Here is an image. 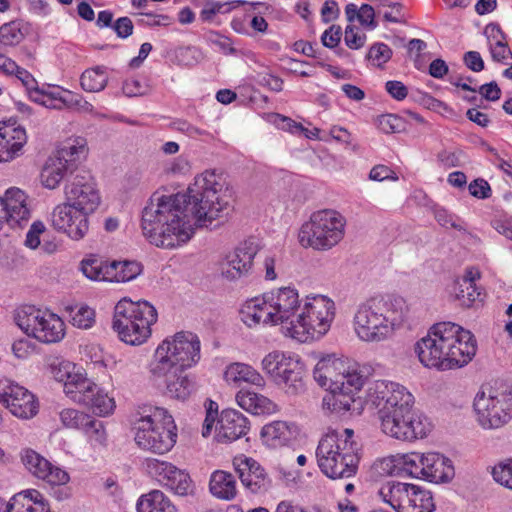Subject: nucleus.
I'll return each mask as SVG.
<instances>
[{
	"label": "nucleus",
	"instance_id": "nucleus-6",
	"mask_svg": "<svg viewBox=\"0 0 512 512\" xmlns=\"http://www.w3.org/2000/svg\"><path fill=\"white\" fill-rule=\"evenodd\" d=\"M335 303L321 294L306 296L301 312L289 322L286 335L302 343L318 340L330 329Z\"/></svg>",
	"mask_w": 512,
	"mask_h": 512
},
{
	"label": "nucleus",
	"instance_id": "nucleus-53",
	"mask_svg": "<svg viewBox=\"0 0 512 512\" xmlns=\"http://www.w3.org/2000/svg\"><path fill=\"white\" fill-rule=\"evenodd\" d=\"M95 321V312L87 306H82L72 315L71 323L78 328L88 329Z\"/></svg>",
	"mask_w": 512,
	"mask_h": 512
},
{
	"label": "nucleus",
	"instance_id": "nucleus-12",
	"mask_svg": "<svg viewBox=\"0 0 512 512\" xmlns=\"http://www.w3.org/2000/svg\"><path fill=\"white\" fill-rule=\"evenodd\" d=\"M15 322L25 334L43 343L59 342L65 335V324L59 316L33 306L18 309Z\"/></svg>",
	"mask_w": 512,
	"mask_h": 512
},
{
	"label": "nucleus",
	"instance_id": "nucleus-17",
	"mask_svg": "<svg viewBox=\"0 0 512 512\" xmlns=\"http://www.w3.org/2000/svg\"><path fill=\"white\" fill-rule=\"evenodd\" d=\"M354 372H360L356 364L329 354L319 359L314 367L313 377L321 387L327 390L333 387L340 389L339 385L341 387Z\"/></svg>",
	"mask_w": 512,
	"mask_h": 512
},
{
	"label": "nucleus",
	"instance_id": "nucleus-30",
	"mask_svg": "<svg viewBox=\"0 0 512 512\" xmlns=\"http://www.w3.org/2000/svg\"><path fill=\"white\" fill-rule=\"evenodd\" d=\"M422 471V478L433 483H445L454 476V467L451 460L435 452L425 454Z\"/></svg>",
	"mask_w": 512,
	"mask_h": 512
},
{
	"label": "nucleus",
	"instance_id": "nucleus-42",
	"mask_svg": "<svg viewBox=\"0 0 512 512\" xmlns=\"http://www.w3.org/2000/svg\"><path fill=\"white\" fill-rule=\"evenodd\" d=\"M82 273L90 280L108 281L109 263L96 255H90L80 264Z\"/></svg>",
	"mask_w": 512,
	"mask_h": 512
},
{
	"label": "nucleus",
	"instance_id": "nucleus-5",
	"mask_svg": "<svg viewBox=\"0 0 512 512\" xmlns=\"http://www.w3.org/2000/svg\"><path fill=\"white\" fill-rule=\"evenodd\" d=\"M300 302L296 288L280 287L246 301L240 310V317L248 327L283 324L296 318Z\"/></svg>",
	"mask_w": 512,
	"mask_h": 512
},
{
	"label": "nucleus",
	"instance_id": "nucleus-55",
	"mask_svg": "<svg viewBox=\"0 0 512 512\" xmlns=\"http://www.w3.org/2000/svg\"><path fill=\"white\" fill-rule=\"evenodd\" d=\"M34 503L39 501H45L42 494L34 489L26 490L24 492H21L11 499V509L16 512H21L20 506H22L23 502Z\"/></svg>",
	"mask_w": 512,
	"mask_h": 512
},
{
	"label": "nucleus",
	"instance_id": "nucleus-36",
	"mask_svg": "<svg viewBox=\"0 0 512 512\" xmlns=\"http://www.w3.org/2000/svg\"><path fill=\"white\" fill-rule=\"evenodd\" d=\"M236 401L241 408L255 415L269 414L277 410V405L268 397L250 390H240L236 394Z\"/></svg>",
	"mask_w": 512,
	"mask_h": 512
},
{
	"label": "nucleus",
	"instance_id": "nucleus-38",
	"mask_svg": "<svg viewBox=\"0 0 512 512\" xmlns=\"http://www.w3.org/2000/svg\"><path fill=\"white\" fill-rule=\"evenodd\" d=\"M137 512H178L171 500L160 490L142 495L137 502Z\"/></svg>",
	"mask_w": 512,
	"mask_h": 512
},
{
	"label": "nucleus",
	"instance_id": "nucleus-24",
	"mask_svg": "<svg viewBox=\"0 0 512 512\" xmlns=\"http://www.w3.org/2000/svg\"><path fill=\"white\" fill-rule=\"evenodd\" d=\"M249 429L246 416L235 409H226L221 412L215 438L220 443H230L245 436Z\"/></svg>",
	"mask_w": 512,
	"mask_h": 512
},
{
	"label": "nucleus",
	"instance_id": "nucleus-41",
	"mask_svg": "<svg viewBox=\"0 0 512 512\" xmlns=\"http://www.w3.org/2000/svg\"><path fill=\"white\" fill-rule=\"evenodd\" d=\"M87 153V143L84 138L77 137L69 139L58 151L57 157L65 161L67 164H72V169L76 170L75 162L80 158L85 157Z\"/></svg>",
	"mask_w": 512,
	"mask_h": 512
},
{
	"label": "nucleus",
	"instance_id": "nucleus-43",
	"mask_svg": "<svg viewBox=\"0 0 512 512\" xmlns=\"http://www.w3.org/2000/svg\"><path fill=\"white\" fill-rule=\"evenodd\" d=\"M108 83V75L104 67L85 70L81 75V87L87 92H100Z\"/></svg>",
	"mask_w": 512,
	"mask_h": 512
},
{
	"label": "nucleus",
	"instance_id": "nucleus-35",
	"mask_svg": "<svg viewBox=\"0 0 512 512\" xmlns=\"http://www.w3.org/2000/svg\"><path fill=\"white\" fill-rule=\"evenodd\" d=\"M224 378L229 384L237 385L245 382L261 389L266 386L264 377L256 369L248 364L239 362L227 366Z\"/></svg>",
	"mask_w": 512,
	"mask_h": 512
},
{
	"label": "nucleus",
	"instance_id": "nucleus-9",
	"mask_svg": "<svg viewBox=\"0 0 512 512\" xmlns=\"http://www.w3.org/2000/svg\"><path fill=\"white\" fill-rule=\"evenodd\" d=\"M346 219L336 210L324 209L314 212L299 231L300 244L305 248L326 251L337 245L344 237Z\"/></svg>",
	"mask_w": 512,
	"mask_h": 512
},
{
	"label": "nucleus",
	"instance_id": "nucleus-62",
	"mask_svg": "<svg viewBox=\"0 0 512 512\" xmlns=\"http://www.w3.org/2000/svg\"><path fill=\"white\" fill-rule=\"evenodd\" d=\"M119 38H128L133 33L134 25L129 17H120L112 25Z\"/></svg>",
	"mask_w": 512,
	"mask_h": 512
},
{
	"label": "nucleus",
	"instance_id": "nucleus-31",
	"mask_svg": "<svg viewBox=\"0 0 512 512\" xmlns=\"http://www.w3.org/2000/svg\"><path fill=\"white\" fill-rule=\"evenodd\" d=\"M297 435V427L286 421H273L263 426L261 438L272 448L283 447L289 444Z\"/></svg>",
	"mask_w": 512,
	"mask_h": 512
},
{
	"label": "nucleus",
	"instance_id": "nucleus-46",
	"mask_svg": "<svg viewBox=\"0 0 512 512\" xmlns=\"http://www.w3.org/2000/svg\"><path fill=\"white\" fill-rule=\"evenodd\" d=\"M409 508H411V510L408 511L406 509L405 512H433L435 510V504L431 492L417 486Z\"/></svg>",
	"mask_w": 512,
	"mask_h": 512
},
{
	"label": "nucleus",
	"instance_id": "nucleus-58",
	"mask_svg": "<svg viewBox=\"0 0 512 512\" xmlns=\"http://www.w3.org/2000/svg\"><path fill=\"white\" fill-rule=\"evenodd\" d=\"M468 189L470 194L478 199H487L491 196L492 192L489 183L482 178L473 180L469 184Z\"/></svg>",
	"mask_w": 512,
	"mask_h": 512
},
{
	"label": "nucleus",
	"instance_id": "nucleus-45",
	"mask_svg": "<svg viewBox=\"0 0 512 512\" xmlns=\"http://www.w3.org/2000/svg\"><path fill=\"white\" fill-rule=\"evenodd\" d=\"M165 487L179 496L191 495L195 488L190 475L179 468L178 473H173Z\"/></svg>",
	"mask_w": 512,
	"mask_h": 512
},
{
	"label": "nucleus",
	"instance_id": "nucleus-15",
	"mask_svg": "<svg viewBox=\"0 0 512 512\" xmlns=\"http://www.w3.org/2000/svg\"><path fill=\"white\" fill-rule=\"evenodd\" d=\"M382 431L397 440L413 441L424 438L430 431V423L414 410L379 415Z\"/></svg>",
	"mask_w": 512,
	"mask_h": 512
},
{
	"label": "nucleus",
	"instance_id": "nucleus-56",
	"mask_svg": "<svg viewBox=\"0 0 512 512\" xmlns=\"http://www.w3.org/2000/svg\"><path fill=\"white\" fill-rule=\"evenodd\" d=\"M345 44L350 49H360L365 45L366 35L361 33L358 28L347 26L344 34Z\"/></svg>",
	"mask_w": 512,
	"mask_h": 512
},
{
	"label": "nucleus",
	"instance_id": "nucleus-3",
	"mask_svg": "<svg viewBox=\"0 0 512 512\" xmlns=\"http://www.w3.org/2000/svg\"><path fill=\"white\" fill-rule=\"evenodd\" d=\"M410 306L398 295L373 297L359 305L354 315V330L365 342H381L409 319Z\"/></svg>",
	"mask_w": 512,
	"mask_h": 512
},
{
	"label": "nucleus",
	"instance_id": "nucleus-11",
	"mask_svg": "<svg viewBox=\"0 0 512 512\" xmlns=\"http://www.w3.org/2000/svg\"><path fill=\"white\" fill-rule=\"evenodd\" d=\"M477 421L484 429H498L512 419V385L480 391L474 399Z\"/></svg>",
	"mask_w": 512,
	"mask_h": 512
},
{
	"label": "nucleus",
	"instance_id": "nucleus-18",
	"mask_svg": "<svg viewBox=\"0 0 512 512\" xmlns=\"http://www.w3.org/2000/svg\"><path fill=\"white\" fill-rule=\"evenodd\" d=\"M0 402L18 418L30 419L38 413L35 396L9 379L0 380Z\"/></svg>",
	"mask_w": 512,
	"mask_h": 512
},
{
	"label": "nucleus",
	"instance_id": "nucleus-61",
	"mask_svg": "<svg viewBox=\"0 0 512 512\" xmlns=\"http://www.w3.org/2000/svg\"><path fill=\"white\" fill-rule=\"evenodd\" d=\"M492 59L496 62H505L508 58L512 59V52L508 45L502 40H498L494 45L490 46Z\"/></svg>",
	"mask_w": 512,
	"mask_h": 512
},
{
	"label": "nucleus",
	"instance_id": "nucleus-7",
	"mask_svg": "<svg viewBox=\"0 0 512 512\" xmlns=\"http://www.w3.org/2000/svg\"><path fill=\"white\" fill-rule=\"evenodd\" d=\"M157 317L155 307L149 302L123 298L115 306L112 327L121 341L141 345L151 336V326Z\"/></svg>",
	"mask_w": 512,
	"mask_h": 512
},
{
	"label": "nucleus",
	"instance_id": "nucleus-64",
	"mask_svg": "<svg viewBox=\"0 0 512 512\" xmlns=\"http://www.w3.org/2000/svg\"><path fill=\"white\" fill-rule=\"evenodd\" d=\"M33 351L34 345L28 339H19L12 344V352L19 359L27 358Z\"/></svg>",
	"mask_w": 512,
	"mask_h": 512
},
{
	"label": "nucleus",
	"instance_id": "nucleus-1",
	"mask_svg": "<svg viewBox=\"0 0 512 512\" xmlns=\"http://www.w3.org/2000/svg\"><path fill=\"white\" fill-rule=\"evenodd\" d=\"M232 197L226 178L205 170L194 178L187 193L150 197L142 211L143 235L157 247H177L192 237L195 228L208 227L222 217Z\"/></svg>",
	"mask_w": 512,
	"mask_h": 512
},
{
	"label": "nucleus",
	"instance_id": "nucleus-27",
	"mask_svg": "<svg viewBox=\"0 0 512 512\" xmlns=\"http://www.w3.org/2000/svg\"><path fill=\"white\" fill-rule=\"evenodd\" d=\"M274 383L289 398H296L306 391L304 381V368L302 363L292 358L288 364L278 373Z\"/></svg>",
	"mask_w": 512,
	"mask_h": 512
},
{
	"label": "nucleus",
	"instance_id": "nucleus-54",
	"mask_svg": "<svg viewBox=\"0 0 512 512\" xmlns=\"http://www.w3.org/2000/svg\"><path fill=\"white\" fill-rule=\"evenodd\" d=\"M378 128L386 134L400 132L403 126V121L400 117L394 114H385L378 117Z\"/></svg>",
	"mask_w": 512,
	"mask_h": 512
},
{
	"label": "nucleus",
	"instance_id": "nucleus-29",
	"mask_svg": "<svg viewBox=\"0 0 512 512\" xmlns=\"http://www.w3.org/2000/svg\"><path fill=\"white\" fill-rule=\"evenodd\" d=\"M425 454L411 452L405 454L392 455L383 461L387 466L386 471L389 474H402L414 478H422Z\"/></svg>",
	"mask_w": 512,
	"mask_h": 512
},
{
	"label": "nucleus",
	"instance_id": "nucleus-39",
	"mask_svg": "<svg viewBox=\"0 0 512 512\" xmlns=\"http://www.w3.org/2000/svg\"><path fill=\"white\" fill-rule=\"evenodd\" d=\"M141 270V264L135 261H112L109 263L110 273H106L109 282H127L135 279Z\"/></svg>",
	"mask_w": 512,
	"mask_h": 512
},
{
	"label": "nucleus",
	"instance_id": "nucleus-20",
	"mask_svg": "<svg viewBox=\"0 0 512 512\" xmlns=\"http://www.w3.org/2000/svg\"><path fill=\"white\" fill-rule=\"evenodd\" d=\"M260 246L255 238H249L226 256L221 266V274L227 280H236L247 276L253 267V261Z\"/></svg>",
	"mask_w": 512,
	"mask_h": 512
},
{
	"label": "nucleus",
	"instance_id": "nucleus-2",
	"mask_svg": "<svg viewBox=\"0 0 512 512\" xmlns=\"http://www.w3.org/2000/svg\"><path fill=\"white\" fill-rule=\"evenodd\" d=\"M476 351L474 335L452 322L434 324L415 345L420 362L440 370L463 367L473 359Z\"/></svg>",
	"mask_w": 512,
	"mask_h": 512
},
{
	"label": "nucleus",
	"instance_id": "nucleus-32",
	"mask_svg": "<svg viewBox=\"0 0 512 512\" xmlns=\"http://www.w3.org/2000/svg\"><path fill=\"white\" fill-rule=\"evenodd\" d=\"M156 378H165L166 394L173 399L185 401L195 391V383L179 369H170L164 375H153Z\"/></svg>",
	"mask_w": 512,
	"mask_h": 512
},
{
	"label": "nucleus",
	"instance_id": "nucleus-14",
	"mask_svg": "<svg viewBox=\"0 0 512 512\" xmlns=\"http://www.w3.org/2000/svg\"><path fill=\"white\" fill-rule=\"evenodd\" d=\"M368 401L378 408V415L414 410V396L403 385L378 380L369 388Z\"/></svg>",
	"mask_w": 512,
	"mask_h": 512
},
{
	"label": "nucleus",
	"instance_id": "nucleus-22",
	"mask_svg": "<svg viewBox=\"0 0 512 512\" xmlns=\"http://www.w3.org/2000/svg\"><path fill=\"white\" fill-rule=\"evenodd\" d=\"M233 466L242 484L252 493H264L270 488V478L255 459L237 456L233 460Z\"/></svg>",
	"mask_w": 512,
	"mask_h": 512
},
{
	"label": "nucleus",
	"instance_id": "nucleus-59",
	"mask_svg": "<svg viewBox=\"0 0 512 512\" xmlns=\"http://www.w3.org/2000/svg\"><path fill=\"white\" fill-rule=\"evenodd\" d=\"M434 218L443 227H451L458 231L463 230V227L459 223H457V221L454 219V216L444 208H435Z\"/></svg>",
	"mask_w": 512,
	"mask_h": 512
},
{
	"label": "nucleus",
	"instance_id": "nucleus-49",
	"mask_svg": "<svg viewBox=\"0 0 512 512\" xmlns=\"http://www.w3.org/2000/svg\"><path fill=\"white\" fill-rule=\"evenodd\" d=\"M245 3L246 2L244 0H234L226 3L212 2L207 4L202 9L200 17L203 21H211L216 14L227 13L239 5H243Z\"/></svg>",
	"mask_w": 512,
	"mask_h": 512
},
{
	"label": "nucleus",
	"instance_id": "nucleus-57",
	"mask_svg": "<svg viewBox=\"0 0 512 512\" xmlns=\"http://www.w3.org/2000/svg\"><path fill=\"white\" fill-rule=\"evenodd\" d=\"M172 128L181 133H184L185 135H187L190 138H197L199 136H209L210 135L209 132L192 125L191 123H189L186 120H181V119L173 121Z\"/></svg>",
	"mask_w": 512,
	"mask_h": 512
},
{
	"label": "nucleus",
	"instance_id": "nucleus-47",
	"mask_svg": "<svg viewBox=\"0 0 512 512\" xmlns=\"http://www.w3.org/2000/svg\"><path fill=\"white\" fill-rule=\"evenodd\" d=\"M292 357H287L284 354L274 351L267 354L262 362V369L271 376L274 381L277 378L278 373H281L282 369L288 364V361Z\"/></svg>",
	"mask_w": 512,
	"mask_h": 512
},
{
	"label": "nucleus",
	"instance_id": "nucleus-13",
	"mask_svg": "<svg viewBox=\"0 0 512 512\" xmlns=\"http://www.w3.org/2000/svg\"><path fill=\"white\" fill-rule=\"evenodd\" d=\"M72 379L66 385V395L71 400L86 406L99 416L113 413L115 400L104 389L84 376H73Z\"/></svg>",
	"mask_w": 512,
	"mask_h": 512
},
{
	"label": "nucleus",
	"instance_id": "nucleus-63",
	"mask_svg": "<svg viewBox=\"0 0 512 512\" xmlns=\"http://www.w3.org/2000/svg\"><path fill=\"white\" fill-rule=\"evenodd\" d=\"M342 31L340 26L332 25L325 30L321 37L322 44L328 48H335L341 40Z\"/></svg>",
	"mask_w": 512,
	"mask_h": 512
},
{
	"label": "nucleus",
	"instance_id": "nucleus-23",
	"mask_svg": "<svg viewBox=\"0 0 512 512\" xmlns=\"http://www.w3.org/2000/svg\"><path fill=\"white\" fill-rule=\"evenodd\" d=\"M364 377L360 372H354L343 385L336 389H329V395L323 399V405L331 411L345 413L351 409L355 402V394L362 388Z\"/></svg>",
	"mask_w": 512,
	"mask_h": 512
},
{
	"label": "nucleus",
	"instance_id": "nucleus-16",
	"mask_svg": "<svg viewBox=\"0 0 512 512\" xmlns=\"http://www.w3.org/2000/svg\"><path fill=\"white\" fill-rule=\"evenodd\" d=\"M65 202L72 207L94 212L100 204V195L95 187L94 180L85 170L76 171L74 176L68 178L65 188Z\"/></svg>",
	"mask_w": 512,
	"mask_h": 512
},
{
	"label": "nucleus",
	"instance_id": "nucleus-48",
	"mask_svg": "<svg viewBox=\"0 0 512 512\" xmlns=\"http://www.w3.org/2000/svg\"><path fill=\"white\" fill-rule=\"evenodd\" d=\"M60 420L68 429L82 430L86 421H90V415L76 409H64L60 412Z\"/></svg>",
	"mask_w": 512,
	"mask_h": 512
},
{
	"label": "nucleus",
	"instance_id": "nucleus-51",
	"mask_svg": "<svg viewBox=\"0 0 512 512\" xmlns=\"http://www.w3.org/2000/svg\"><path fill=\"white\" fill-rule=\"evenodd\" d=\"M492 476L498 484L512 490V459L497 463L492 469Z\"/></svg>",
	"mask_w": 512,
	"mask_h": 512
},
{
	"label": "nucleus",
	"instance_id": "nucleus-28",
	"mask_svg": "<svg viewBox=\"0 0 512 512\" xmlns=\"http://www.w3.org/2000/svg\"><path fill=\"white\" fill-rule=\"evenodd\" d=\"M2 201L8 213L7 217L9 218V226L11 228L21 226L23 222L28 221L30 210L24 191L16 187L9 188L4 193Z\"/></svg>",
	"mask_w": 512,
	"mask_h": 512
},
{
	"label": "nucleus",
	"instance_id": "nucleus-40",
	"mask_svg": "<svg viewBox=\"0 0 512 512\" xmlns=\"http://www.w3.org/2000/svg\"><path fill=\"white\" fill-rule=\"evenodd\" d=\"M143 465L147 474L164 487L173 473H178L175 465L156 458H146Z\"/></svg>",
	"mask_w": 512,
	"mask_h": 512
},
{
	"label": "nucleus",
	"instance_id": "nucleus-33",
	"mask_svg": "<svg viewBox=\"0 0 512 512\" xmlns=\"http://www.w3.org/2000/svg\"><path fill=\"white\" fill-rule=\"evenodd\" d=\"M481 277L480 271L475 267H469L464 275L454 284V293L463 306L469 307L476 301L481 292L476 287V281Z\"/></svg>",
	"mask_w": 512,
	"mask_h": 512
},
{
	"label": "nucleus",
	"instance_id": "nucleus-60",
	"mask_svg": "<svg viewBox=\"0 0 512 512\" xmlns=\"http://www.w3.org/2000/svg\"><path fill=\"white\" fill-rule=\"evenodd\" d=\"M45 231V226L42 222H34L26 235L25 245L31 249H36L40 245V234Z\"/></svg>",
	"mask_w": 512,
	"mask_h": 512
},
{
	"label": "nucleus",
	"instance_id": "nucleus-34",
	"mask_svg": "<svg viewBox=\"0 0 512 512\" xmlns=\"http://www.w3.org/2000/svg\"><path fill=\"white\" fill-rule=\"evenodd\" d=\"M75 173L72 164L65 163L57 156L50 157L41 171V182L46 188L55 189L64 178L68 179Z\"/></svg>",
	"mask_w": 512,
	"mask_h": 512
},
{
	"label": "nucleus",
	"instance_id": "nucleus-10",
	"mask_svg": "<svg viewBox=\"0 0 512 512\" xmlns=\"http://www.w3.org/2000/svg\"><path fill=\"white\" fill-rule=\"evenodd\" d=\"M136 444L147 451L164 454L176 443V426L172 416L162 408H155L152 414L141 416L133 423Z\"/></svg>",
	"mask_w": 512,
	"mask_h": 512
},
{
	"label": "nucleus",
	"instance_id": "nucleus-44",
	"mask_svg": "<svg viewBox=\"0 0 512 512\" xmlns=\"http://www.w3.org/2000/svg\"><path fill=\"white\" fill-rule=\"evenodd\" d=\"M25 35V25L21 21H11L0 26V44L5 47L18 45Z\"/></svg>",
	"mask_w": 512,
	"mask_h": 512
},
{
	"label": "nucleus",
	"instance_id": "nucleus-8",
	"mask_svg": "<svg viewBox=\"0 0 512 512\" xmlns=\"http://www.w3.org/2000/svg\"><path fill=\"white\" fill-rule=\"evenodd\" d=\"M200 350L201 344L196 334L190 331L177 332L157 347L150 372L153 375H164L170 369L184 372L199 362Z\"/></svg>",
	"mask_w": 512,
	"mask_h": 512
},
{
	"label": "nucleus",
	"instance_id": "nucleus-50",
	"mask_svg": "<svg viewBox=\"0 0 512 512\" xmlns=\"http://www.w3.org/2000/svg\"><path fill=\"white\" fill-rule=\"evenodd\" d=\"M392 49L385 43L373 44L366 55L368 61H370L376 67H383L392 57Z\"/></svg>",
	"mask_w": 512,
	"mask_h": 512
},
{
	"label": "nucleus",
	"instance_id": "nucleus-25",
	"mask_svg": "<svg viewBox=\"0 0 512 512\" xmlns=\"http://www.w3.org/2000/svg\"><path fill=\"white\" fill-rule=\"evenodd\" d=\"M27 142V134L16 122L0 123V162H9L19 156Z\"/></svg>",
	"mask_w": 512,
	"mask_h": 512
},
{
	"label": "nucleus",
	"instance_id": "nucleus-26",
	"mask_svg": "<svg viewBox=\"0 0 512 512\" xmlns=\"http://www.w3.org/2000/svg\"><path fill=\"white\" fill-rule=\"evenodd\" d=\"M417 485L399 481H387L381 485L377 495L396 512L411 510L409 505Z\"/></svg>",
	"mask_w": 512,
	"mask_h": 512
},
{
	"label": "nucleus",
	"instance_id": "nucleus-19",
	"mask_svg": "<svg viewBox=\"0 0 512 512\" xmlns=\"http://www.w3.org/2000/svg\"><path fill=\"white\" fill-rule=\"evenodd\" d=\"M91 213L62 203L57 205L52 212V225L57 231L65 233L72 240L79 241L89 231L88 216Z\"/></svg>",
	"mask_w": 512,
	"mask_h": 512
},
{
	"label": "nucleus",
	"instance_id": "nucleus-4",
	"mask_svg": "<svg viewBox=\"0 0 512 512\" xmlns=\"http://www.w3.org/2000/svg\"><path fill=\"white\" fill-rule=\"evenodd\" d=\"M316 459L321 472L331 479L354 476L360 461L354 431L346 428L327 432L319 440Z\"/></svg>",
	"mask_w": 512,
	"mask_h": 512
},
{
	"label": "nucleus",
	"instance_id": "nucleus-21",
	"mask_svg": "<svg viewBox=\"0 0 512 512\" xmlns=\"http://www.w3.org/2000/svg\"><path fill=\"white\" fill-rule=\"evenodd\" d=\"M21 460L25 468L36 478L45 481L49 485H66L69 474L60 467L52 465L46 458L32 449L21 452Z\"/></svg>",
	"mask_w": 512,
	"mask_h": 512
},
{
	"label": "nucleus",
	"instance_id": "nucleus-37",
	"mask_svg": "<svg viewBox=\"0 0 512 512\" xmlns=\"http://www.w3.org/2000/svg\"><path fill=\"white\" fill-rule=\"evenodd\" d=\"M209 489L213 496L222 500H232L237 495V484L233 474L216 470L211 474Z\"/></svg>",
	"mask_w": 512,
	"mask_h": 512
},
{
	"label": "nucleus",
	"instance_id": "nucleus-52",
	"mask_svg": "<svg viewBox=\"0 0 512 512\" xmlns=\"http://www.w3.org/2000/svg\"><path fill=\"white\" fill-rule=\"evenodd\" d=\"M82 431L94 443L104 444L106 440V432L102 421L94 419L90 416V421H86Z\"/></svg>",
	"mask_w": 512,
	"mask_h": 512
}]
</instances>
